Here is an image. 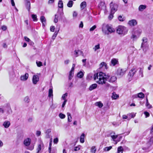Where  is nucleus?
<instances>
[{"instance_id": "nucleus-1", "label": "nucleus", "mask_w": 153, "mask_h": 153, "mask_svg": "<svg viewBox=\"0 0 153 153\" xmlns=\"http://www.w3.org/2000/svg\"><path fill=\"white\" fill-rule=\"evenodd\" d=\"M94 78L97 83L101 85L105 84L106 81L110 82L113 83L117 80V77L115 76H111L108 75H106L102 72L94 74Z\"/></svg>"}, {"instance_id": "nucleus-2", "label": "nucleus", "mask_w": 153, "mask_h": 153, "mask_svg": "<svg viewBox=\"0 0 153 153\" xmlns=\"http://www.w3.org/2000/svg\"><path fill=\"white\" fill-rule=\"evenodd\" d=\"M102 30L105 35H108L109 33L114 32V29L108 25H103L102 27Z\"/></svg>"}, {"instance_id": "nucleus-3", "label": "nucleus", "mask_w": 153, "mask_h": 153, "mask_svg": "<svg viewBox=\"0 0 153 153\" xmlns=\"http://www.w3.org/2000/svg\"><path fill=\"white\" fill-rule=\"evenodd\" d=\"M128 31L126 27L123 25H119L117 27L116 31L119 34L124 36L126 35Z\"/></svg>"}, {"instance_id": "nucleus-4", "label": "nucleus", "mask_w": 153, "mask_h": 153, "mask_svg": "<svg viewBox=\"0 0 153 153\" xmlns=\"http://www.w3.org/2000/svg\"><path fill=\"white\" fill-rule=\"evenodd\" d=\"M147 41L148 39L146 37H143L142 39V42L141 47L143 48V50L145 51H146L148 47L147 43Z\"/></svg>"}, {"instance_id": "nucleus-5", "label": "nucleus", "mask_w": 153, "mask_h": 153, "mask_svg": "<svg viewBox=\"0 0 153 153\" xmlns=\"http://www.w3.org/2000/svg\"><path fill=\"white\" fill-rule=\"evenodd\" d=\"M126 72L125 69L119 68L117 70V74L119 77H121L125 74Z\"/></svg>"}, {"instance_id": "nucleus-6", "label": "nucleus", "mask_w": 153, "mask_h": 153, "mask_svg": "<svg viewBox=\"0 0 153 153\" xmlns=\"http://www.w3.org/2000/svg\"><path fill=\"white\" fill-rule=\"evenodd\" d=\"M110 7L111 9V12L112 13H114L117 10V6L116 4H114L111 2L110 4Z\"/></svg>"}, {"instance_id": "nucleus-7", "label": "nucleus", "mask_w": 153, "mask_h": 153, "mask_svg": "<svg viewBox=\"0 0 153 153\" xmlns=\"http://www.w3.org/2000/svg\"><path fill=\"white\" fill-rule=\"evenodd\" d=\"M39 77L37 75H35L33 76L32 78V82L34 84H36L39 81Z\"/></svg>"}, {"instance_id": "nucleus-8", "label": "nucleus", "mask_w": 153, "mask_h": 153, "mask_svg": "<svg viewBox=\"0 0 153 153\" xmlns=\"http://www.w3.org/2000/svg\"><path fill=\"white\" fill-rule=\"evenodd\" d=\"M29 75L27 73H25L24 75H22L20 78L21 80L22 81H25L28 78Z\"/></svg>"}, {"instance_id": "nucleus-9", "label": "nucleus", "mask_w": 153, "mask_h": 153, "mask_svg": "<svg viewBox=\"0 0 153 153\" xmlns=\"http://www.w3.org/2000/svg\"><path fill=\"white\" fill-rule=\"evenodd\" d=\"M30 138H27L24 140V144L26 146H28L30 145Z\"/></svg>"}, {"instance_id": "nucleus-10", "label": "nucleus", "mask_w": 153, "mask_h": 153, "mask_svg": "<svg viewBox=\"0 0 153 153\" xmlns=\"http://www.w3.org/2000/svg\"><path fill=\"white\" fill-rule=\"evenodd\" d=\"M137 69L135 68H132L129 71L128 75L131 77H132L137 71Z\"/></svg>"}, {"instance_id": "nucleus-11", "label": "nucleus", "mask_w": 153, "mask_h": 153, "mask_svg": "<svg viewBox=\"0 0 153 153\" xmlns=\"http://www.w3.org/2000/svg\"><path fill=\"white\" fill-rule=\"evenodd\" d=\"M137 22L135 19H132L129 21L128 24L130 26H134L137 24Z\"/></svg>"}, {"instance_id": "nucleus-12", "label": "nucleus", "mask_w": 153, "mask_h": 153, "mask_svg": "<svg viewBox=\"0 0 153 153\" xmlns=\"http://www.w3.org/2000/svg\"><path fill=\"white\" fill-rule=\"evenodd\" d=\"M43 148V144L42 143L39 144L37 148V153H39Z\"/></svg>"}, {"instance_id": "nucleus-13", "label": "nucleus", "mask_w": 153, "mask_h": 153, "mask_svg": "<svg viewBox=\"0 0 153 153\" xmlns=\"http://www.w3.org/2000/svg\"><path fill=\"white\" fill-rule=\"evenodd\" d=\"M10 125V123L9 121H5L3 123V125L5 128H8Z\"/></svg>"}, {"instance_id": "nucleus-14", "label": "nucleus", "mask_w": 153, "mask_h": 153, "mask_svg": "<svg viewBox=\"0 0 153 153\" xmlns=\"http://www.w3.org/2000/svg\"><path fill=\"white\" fill-rule=\"evenodd\" d=\"M63 3L62 0H59V1L58 3V7L59 8H61L62 9L61 11L62 12V13H63Z\"/></svg>"}, {"instance_id": "nucleus-15", "label": "nucleus", "mask_w": 153, "mask_h": 153, "mask_svg": "<svg viewBox=\"0 0 153 153\" xmlns=\"http://www.w3.org/2000/svg\"><path fill=\"white\" fill-rule=\"evenodd\" d=\"M25 5L27 9L29 11L30 8V0H26Z\"/></svg>"}, {"instance_id": "nucleus-16", "label": "nucleus", "mask_w": 153, "mask_h": 153, "mask_svg": "<svg viewBox=\"0 0 153 153\" xmlns=\"http://www.w3.org/2000/svg\"><path fill=\"white\" fill-rule=\"evenodd\" d=\"M146 7L145 5H140L138 7V10L140 11H142Z\"/></svg>"}, {"instance_id": "nucleus-17", "label": "nucleus", "mask_w": 153, "mask_h": 153, "mask_svg": "<svg viewBox=\"0 0 153 153\" xmlns=\"http://www.w3.org/2000/svg\"><path fill=\"white\" fill-rule=\"evenodd\" d=\"M40 20L43 25L45 26L46 22V19L45 17L43 16H41L40 18Z\"/></svg>"}, {"instance_id": "nucleus-18", "label": "nucleus", "mask_w": 153, "mask_h": 153, "mask_svg": "<svg viewBox=\"0 0 153 153\" xmlns=\"http://www.w3.org/2000/svg\"><path fill=\"white\" fill-rule=\"evenodd\" d=\"M141 32V30L140 29H135L133 31V33L137 36H139Z\"/></svg>"}, {"instance_id": "nucleus-19", "label": "nucleus", "mask_w": 153, "mask_h": 153, "mask_svg": "<svg viewBox=\"0 0 153 153\" xmlns=\"http://www.w3.org/2000/svg\"><path fill=\"white\" fill-rule=\"evenodd\" d=\"M147 147H145L143 148V150L145 151L146 152H148L149 151H150L151 149L150 148V147L151 146H150V145H147Z\"/></svg>"}, {"instance_id": "nucleus-20", "label": "nucleus", "mask_w": 153, "mask_h": 153, "mask_svg": "<svg viewBox=\"0 0 153 153\" xmlns=\"http://www.w3.org/2000/svg\"><path fill=\"white\" fill-rule=\"evenodd\" d=\"M97 86V85L96 84H94L91 85L89 88V90L90 91H92L93 90L95 89Z\"/></svg>"}, {"instance_id": "nucleus-21", "label": "nucleus", "mask_w": 153, "mask_h": 153, "mask_svg": "<svg viewBox=\"0 0 153 153\" xmlns=\"http://www.w3.org/2000/svg\"><path fill=\"white\" fill-rule=\"evenodd\" d=\"M124 149L122 146H120L117 148V153H123Z\"/></svg>"}, {"instance_id": "nucleus-22", "label": "nucleus", "mask_w": 153, "mask_h": 153, "mask_svg": "<svg viewBox=\"0 0 153 153\" xmlns=\"http://www.w3.org/2000/svg\"><path fill=\"white\" fill-rule=\"evenodd\" d=\"M146 106L148 109H150L152 108V105H151L148 102L147 98H146Z\"/></svg>"}, {"instance_id": "nucleus-23", "label": "nucleus", "mask_w": 153, "mask_h": 153, "mask_svg": "<svg viewBox=\"0 0 153 153\" xmlns=\"http://www.w3.org/2000/svg\"><path fill=\"white\" fill-rule=\"evenodd\" d=\"M85 134L82 133L80 137V142L82 143L84 142Z\"/></svg>"}, {"instance_id": "nucleus-24", "label": "nucleus", "mask_w": 153, "mask_h": 153, "mask_svg": "<svg viewBox=\"0 0 153 153\" xmlns=\"http://www.w3.org/2000/svg\"><path fill=\"white\" fill-rule=\"evenodd\" d=\"M86 4L85 1H83L80 4V7L82 9H83L86 7Z\"/></svg>"}, {"instance_id": "nucleus-25", "label": "nucleus", "mask_w": 153, "mask_h": 153, "mask_svg": "<svg viewBox=\"0 0 153 153\" xmlns=\"http://www.w3.org/2000/svg\"><path fill=\"white\" fill-rule=\"evenodd\" d=\"M117 62L118 60L115 59H112L111 61V63L113 66L116 65L117 63Z\"/></svg>"}, {"instance_id": "nucleus-26", "label": "nucleus", "mask_w": 153, "mask_h": 153, "mask_svg": "<svg viewBox=\"0 0 153 153\" xmlns=\"http://www.w3.org/2000/svg\"><path fill=\"white\" fill-rule=\"evenodd\" d=\"M67 115L68 116V120L69 122H71L72 121V117L71 114L69 112L67 113Z\"/></svg>"}, {"instance_id": "nucleus-27", "label": "nucleus", "mask_w": 153, "mask_h": 153, "mask_svg": "<svg viewBox=\"0 0 153 153\" xmlns=\"http://www.w3.org/2000/svg\"><path fill=\"white\" fill-rule=\"evenodd\" d=\"M95 105L96 106H98L100 108L102 107L103 105V104L102 103L100 102H96L95 103Z\"/></svg>"}, {"instance_id": "nucleus-28", "label": "nucleus", "mask_w": 153, "mask_h": 153, "mask_svg": "<svg viewBox=\"0 0 153 153\" xmlns=\"http://www.w3.org/2000/svg\"><path fill=\"white\" fill-rule=\"evenodd\" d=\"M112 98L114 99H116L119 97V96L115 92H113L111 96Z\"/></svg>"}, {"instance_id": "nucleus-29", "label": "nucleus", "mask_w": 153, "mask_h": 153, "mask_svg": "<svg viewBox=\"0 0 153 153\" xmlns=\"http://www.w3.org/2000/svg\"><path fill=\"white\" fill-rule=\"evenodd\" d=\"M48 96L49 97H52L53 96L52 88H50L49 89Z\"/></svg>"}, {"instance_id": "nucleus-30", "label": "nucleus", "mask_w": 153, "mask_h": 153, "mask_svg": "<svg viewBox=\"0 0 153 153\" xmlns=\"http://www.w3.org/2000/svg\"><path fill=\"white\" fill-rule=\"evenodd\" d=\"M24 100L25 102H29L30 101V99L29 97L28 96L25 97L24 98Z\"/></svg>"}, {"instance_id": "nucleus-31", "label": "nucleus", "mask_w": 153, "mask_h": 153, "mask_svg": "<svg viewBox=\"0 0 153 153\" xmlns=\"http://www.w3.org/2000/svg\"><path fill=\"white\" fill-rule=\"evenodd\" d=\"M73 2L71 0H70L69 1L68 3L67 4V6L69 7H71L73 6Z\"/></svg>"}, {"instance_id": "nucleus-32", "label": "nucleus", "mask_w": 153, "mask_h": 153, "mask_svg": "<svg viewBox=\"0 0 153 153\" xmlns=\"http://www.w3.org/2000/svg\"><path fill=\"white\" fill-rule=\"evenodd\" d=\"M152 144H153V137H152L150 138V140L147 143V144L151 146V145Z\"/></svg>"}, {"instance_id": "nucleus-33", "label": "nucleus", "mask_w": 153, "mask_h": 153, "mask_svg": "<svg viewBox=\"0 0 153 153\" xmlns=\"http://www.w3.org/2000/svg\"><path fill=\"white\" fill-rule=\"evenodd\" d=\"M100 48V44H98L97 45L95 46L93 48V49L95 51H96L97 50H98Z\"/></svg>"}, {"instance_id": "nucleus-34", "label": "nucleus", "mask_w": 153, "mask_h": 153, "mask_svg": "<svg viewBox=\"0 0 153 153\" xmlns=\"http://www.w3.org/2000/svg\"><path fill=\"white\" fill-rule=\"evenodd\" d=\"M144 97V94L142 92H140L137 94V97L139 98H143Z\"/></svg>"}, {"instance_id": "nucleus-35", "label": "nucleus", "mask_w": 153, "mask_h": 153, "mask_svg": "<svg viewBox=\"0 0 153 153\" xmlns=\"http://www.w3.org/2000/svg\"><path fill=\"white\" fill-rule=\"evenodd\" d=\"M83 76V73L82 72L78 73L77 74V76L79 78H82Z\"/></svg>"}, {"instance_id": "nucleus-36", "label": "nucleus", "mask_w": 153, "mask_h": 153, "mask_svg": "<svg viewBox=\"0 0 153 153\" xmlns=\"http://www.w3.org/2000/svg\"><path fill=\"white\" fill-rule=\"evenodd\" d=\"M112 148V146H109V147H105L104 149V151H108L111 149Z\"/></svg>"}, {"instance_id": "nucleus-37", "label": "nucleus", "mask_w": 153, "mask_h": 153, "mask_svg": "<svg viewBox=\"0 0 153 153\" xmlns=\"http://www.w3.org/2000/svg\"><path fill=\"white\" fill-rule=\"evenodd\" d=\"M96 149L95 146H92L91 149V153H95Z\"/></svg>"}, {"instance_id": "nucleus-38", "label": "nucleus", "mask_w": 153, "mask_h": 153, "mask_svg": "<svg viewBox=\"0 0 153 153\" xmlns=\"http://www.w3.org/2000/svg\"><path fill=\"white\" fill-rule=\"evenodd\" d=\"M32 17L34 21H37V16L36 15L32 14Z\"/></svg>"}, {"instance_id": "nucleus-39", "label": "nucleus", "mask_w": 153, "mask_h": 153, "mask_svg": "<svg viewBox=\"0 0 153 153\" xmlns=\"http://www.w3.org/2000/svg\"><path fill=\"white\" fill-rule=\"evenodd\" d=\"M68 96V94L67 93H65L64 94H63L62 96V98L64 100H67L66 99V98Z\"/></svg>"}, {"instance_id": "nucleus-40", "label": "nucleus", "mask_w": 153, "mask_h": 153, "mask_svg": "<svg viewBox=\"0 0 153 153\" xmlns=\"http://www.w3.org/2000/svg\"><path fill=\"white\" fill-rule=\"evenodd\" d=\"M59 30H58L57 32L55 31L53 34V35L52 36V39H54L56 36H57V35L58 34V32L59 31Z\"/></svg>"}, {"instance_id": "nucleus-41", "label": "nucleus", "mask_w": 153, "mask_h": 153, "mask_svg": "<svg viewBox=\"0 0 153 153\" xmlns=\"http://www.w3.org/2000/svg\"><path fill=\"white\" fill-rule=\"evenodd\" d=\"M79 50H75L74 51V55L75 57H77L78 56L79 52Z\"/></svg>"}, {"instance_id": "nucleus-42", "label": "nucleus", "mask_w": 153, "mask_h": 153, "mask_svg": "<svg viewBox=\"0 0 153 153\" xmlns=\"http://www.w3.org/2000/svg\"><path fill=\"white\" fill-rule=\"evenodd\" d=\"M59 117L62 119H64L65 117V115L62 113H60L59 114Z\"/></svg>"}, {"instance_id": "nucleus-43", "label": "nucleus", "mask_w": 153, "mask_h": 153, "mask_svg": "<svg viewBox=\"0 0 153 153\" xmlns=\"http://www.w3.org/2000/svg\"><path fill=\"white\" fill-rule=\"evenodd\" d=\"M100 68H102L103 66H105V67L106 68V64L105 63L103 62L100 63Z\"/></svg>"}, {"instance_id": "nucleus-44", "label": "nucleus", "mask_w": 153, "mask_h": 153, "mask_svg": "<svg viewBox=\"0 0 153 153\" xmlns=\"http://www.w3.org/2000/svg\"><path fill=\"white\" fill-rule=\"evenodd\" d=\"M36 64L38 67H40L42 65V63L40 61H36Z\"/></svg>"}, {"instance_id": "nucleus-45", "label": "nucleus", "mask_w": 153, "mask_h": 153, "mask_svg": "<svg viewBox=\"0 0 153 153\" xmlns=\"http://www.w3.org/2000/svg\"><path fill=\"white\" fill-rule=\"evenodd\" d=\"M73 75H74V73L70 71V73H69V79L70 80H71L72 79L73 76Z\"/></svg>"}, {"instance_id": "nucleus-46", "label": "nucleus", "mask_w": 153, "mask_h": 153, "mask_svg": "<svg viewBox=\"0 0 153 153\" xmlns=\"http://www.w3.org/2000/svg\"><path fill=\"white\" fill-rule=\"evenodd\" d=\"M58 16L57 14H56L55 15V18L54 20V22L55 23H56L58 21Z\"/></svg>"}, {"instance_id": "nucleus-47", "label": "nucleus", "mask_w": 153, "mask_h": 153, "mask_svg": "<svg viewBox=\"0 0 153 153\" xmlns=\"http://www.w3.org/2000/svg\"><path fill=\"white\" fill-rule=\"evenodd\" d=\"M137 35L133 33L131 36V38L132 39H136L137 38Z\"/></svg>"}, {"instance_id": "nucleus-48", "label": "nucleus", "mask_w": 153, "mask_h": 153, "mask_svg": "<svg viewBox=\"0 0 153 153\" xmlns=\"http://www.w3.org/2000/svg\"><path fill=\"white\" fill-rule=\"evenodd\" d=\"M128 116L130 117L131 118H134L135 116V114L134 113H130L128 114Z\"/></svg>"}, {"instance_id": "nucleus-49", "label": "nucleus", "mask_w": 153, "mask_h": 153, "mask_svg": "<svg viewBox=\"0 0 153 153\" xmlns=\"http://www.w3.org/2000/svg\"><path fill=\"white\" fill-rule=\"evenodd\" d=\"M114 13H112L111 12V13L109 15V16L108 17V18L110 20H111L113 17V14Z\"/></svg>"}, {"instance_id": "nucleus-50", "label": "nucleus", "mask_w": 153, "mask_h": 153, "mask_svg": "<svg viewBox=\"0 0 153 153\" xmlns=\"http://www.w3.org/2000/svg\"><path fill=\"white\" fill-rule=\"evenodd\" d=\"M96 27H97V26L96 25H94L93 26H92L90 28V29L89 30L90 31H93L95 29H96Z\"/></svg>"}, {"instance_id": "nucleus-51", "label": "nucleus", "mask_w": 153, "mask_h": 153, "mask_svg": "<svg viewBox=\"0 0 153 153\" xmlns=\"http://www.w3.org/2000/svg\"><path fill=\"white\" fill-rule=\"evenodd\" d=\"M58 141L59 140L58 138H56L53 139V143L54 144H57Z\"/></svg>"}, {"instance_id": "nucleus-52", "label": "nucleus", "mask_w": 153, "mask_h": 153, "mask_svg": "<svg viewBox=\"0 0 153 153\" xmlns=\"http://www.w3.org/2000/svg\"><path fill=\"white\" fill-rule=\"evenodd\" d=\"M139 72L140 74L141 75V77H143V70L140 68L139 71Z\"/></svg>"}, {"instance_id": "nucleus-53", "label": "nucleus", "mask_w": 153, "mask_h": 153, "mask_svg": "<svg viewBox=\"0 0 153 153\" xmlns=\"http://www.w3.org/2000/svg\"><path fill=\"white\" fill-rule=\"evenodd\" d=\"M118 19L120 21H123L124 20V18H123L122 16H119Z\"/></svg>"}, {"instance_id": "nucleus-54", "label": "nucleus", "mask_w": 153, "mask_h": 153, "mask_svg": "<svg viewBox=\"0 0 153 153\" xmlns=\"http://www.w3.org/2000/svg\"><path fill=\"white\" fill-rule=\"evenodd\" d=\"M77 16V13L76 11H74L73 13V17L74 18H76Z\"/></svg>"}, {"instance_id": "nucleus-55", "label": "nucleus", "mask_w": 153, "mask_h": 153, "mask_svg": "<svg viewBox=\"0 0 153 153\" xmlns=\"http://www.w3.org/2000/svg\"><path fill=\"white\" fill-rule=\"evenodd\" d=\"M111 137L112 138L113 140L114 141V140L116 139L117 137V135H111Z\"/></svg>"}, {"instance_id": "nucleus-56", "label": "nucleus", "mask_w": 153, "mask_h": 153, "mask_svg": "<svg viewBox=\"0 0 153 153\" xmlns=\"http://www.w3.org/2000/svg\"><path fill=\"white\" fill-rule=\"evenodd\" d=\"M55 29V27L54 26H51L50 27V30L51 32H54Z\"/></svg>"}, {"instance_id": "nucleus-57", "label": "nucleus", "mask_w": 153, "mask_h": 153, "mask_svg": "<svg viewBox=\"0 0 153 153\" xmlns=\"http://www.w3.org/2000/svg\"><path fill=\"white\" fill-rule=\"evenodd\" d=\"M144 114L146 116V117H149V114L147 111L144 112Z\"/></svg>"}, {"instance_id": "nucleus-58", "label": "nucleus", "mask_w": 153, "mask_h": 153, "mask_svg": "<svg viewBox=\"0 0 153 153\" xmlns=\"http://www.w3.org/2000/svg\"><path fill=\"white\" fill-rule=\"evenodd\" d=\"M1 28L3 30L5 31L7 29V27L6 26L3 25L1 27Z\"/></svg>"}, {"instance_id": "nucleus-59", "label": "nucleus", "mask_w": 153, "mask_h": 153, "mask_svg": "<svg viewBox=\"0 0 153 153\" xmlns=\"http://www.w3.org/2000/svg\"><path fill=\"white\" fill-rule=\"evenodd\" d=\"M24 39L26 41L28 42H29V41L30 40L29 38H28L26 36L24 37Z\"/></svg>"}, {"instance_id": "nucleus-60", "label": "nucleus", "mask_w": 153, "mask_h": 153, "mask_svg": "<svg viewBox=\"0 0 153 153\" xmlns=\"http://www.w3.org/2000/svg\"><path fill=\"white\" fill-rule=\"evenodd\" d=\"M67 102V100H64V101L62 104V108H63L64 107Z\"/></svg>"}, {"instance_id": "nucleus-61", "label": "nucleus", "mask_w": 153, "mask_h": 153, "mask_svg": "<svg viewBox=\"0 0 153 153\" xmlns=\"http://www.w3.org/2000/svg\"><path fill=\"white\" fill-rule=\"evenodd\" d=\"M83 22L82 21H81V22L79 24V27H81V28H82L83 27Z\"/></svg>"}, {"instance_id": "nucleus-62", "label": "nucleus", "mask_w": 153, "mask_h": 153, "mask_svg": "<svg viewBox=\"0 0 153 153\" xmlns=\"http://www.w3.org/2000/svg\"><path fill=\"white\" fill-rule=\"evenodd\" d=\"M41 133V132L40 131H36V134L37 136H39L40 135Z\"/></svg>"}, {"instance_id": "nucleus-63", "label": "nucleus", "mask_w": 153, "mask_h": 153, "mask_svg": "<svg viewBox=\"0 0 153 153\" xmlns=\"http://www.w3.org/2000/svg\"><path fill=\"white\" fill-rule=\"evenodd\" d=\"M11 4H12V6H14L15 5V3L14 1V0H11Z\"/></svg>"}, {"instance_id": "nucleus-64", "label": "nucleus", "mask_w": 153, "mask_h": 153, "mask_svg": "<svg viewBox=\"0 0 153 153\" xmlns=\"http://www.w3.org/2000/svg\"><path fill=\"white\" fill-rule=\"evenodd\" d=\"M80 149V148L79 147H76L74 149V151H76L79 150Z\"/></svg>"}]
</instances>
